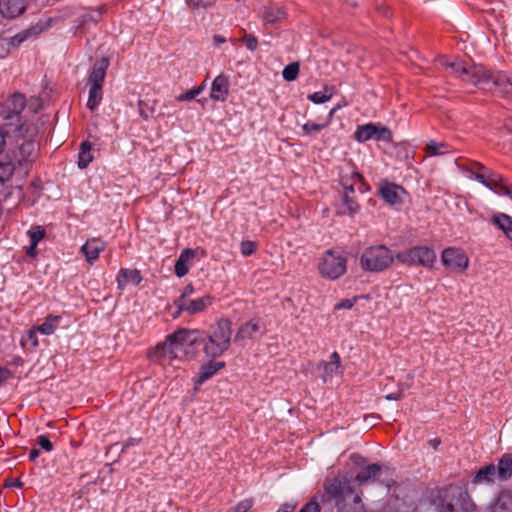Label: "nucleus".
Wrapping results in <instances>:
<instances>
[{"mask_svg": "<svg viewBox=\"0 0 512 512\" xmlns=\"http://www.w3.org/2000/svg\"><path fill=\"white\" fill-rule=\"evenodd\" d=\"M41 107L40 98L28 102L17 91L0 101V126L8 135V155L12 158L10 162L0 163V181H8L16 169L27 172L36 160L39 150L36 114Z\"/></svg>", "mask_w": 512, "mask_h": 512, "instance_id": "1", "label": "nucleus"}, {"mask_svg": "<svg viewBox=\"0 0 512 512\" xmlns=\"http://www.w3.org/2000/svg\"><path fill=\"white\" fill-rule=\"evenodd\" d=\"M257 250V243L250 240H243L240 244L241 254L245 257L252 255Z\"/></svg>", "mask_w": 512, "mask_h": 512, "instance_id": "43", "label": "nucleus"}, {"mask_svg": "<svg viewBox=\"0 0 512 512\" xmlns=\"http://www.w3.org/2000/svg\"><path fill=\"white\" fill-rule=\"evenodd\" d=\"M352 460L354 461L355 464H360L362 462H364V458L358 454H353L351 456Z\"/></svg>", "mask_w": 512, "mask_h": 512, "instance_id": "60", "label": "nucleus"}, {"mask_svg": "<svg viewBox=\"0 0 512 512\" xmlns=\"http://www.w3.org/2000/svg\"><path fill=\"white\" fill-rule=\"evenodd\" d=\"M496 472V466L494 464L486 465L477 471V473L472 479V482L474 484L492 482L494 480Z\"/></svg>", "mask_w": 512, "mask_h": 512, "instance_id": "28", "label": "nucleus"}, {"mask_svg": "<svg viewBox=\"0 0 512 512\" xmlns=\"http://www.w3.org/2000/svg\"><path fill=\"white\" fill-rule=\"evenodd\" d=\"M198 330L181 328L166 336L163 342L158 343L147 352L151 362L166 365L177 358V352L186 343L190 336L198 334Z\"/></svg>", "mask_w": 512, "mask_h": 512, "instance_id": "4", "label": "nucleus"}, {"mask_svg": "<svg viewBox=\"0 0 512 512\" xmlns=\"http://www.w3.org/2000/svg\"><path fill=\"white\" fill-rule=\"evenodd\" d=\"M335 110L336 109H332L330 111L329 118H328V120L325 123H314V122L308 121L305 124H303L302 125V130H303L304 134L310 136V135H313L315 133H319L320 131H322L323 129L328 127V125L330 124L331 118L333 117V114H334Z\"/></svg>", "mask_w": 512, "mask_h": 512, "instance_id": "35", "label": "nucleus"}, {"mask_svg": "<svg viewBox=\"0 0 512 512\" xmlns=\"http://www.w3.org/2000/svg\"><path fill=\"white\" fill-rule=\"evenodd\" d=\"M30 242L39 244L45 237L46 231L42 226H32L27 232Z\"/></svg>", "mask_w": 512, "mask_h": 512, "instance_id": "41", "label": "nucleus"}, {"mask_svg": "<svg viewBox=\"0 0 512 512\" xmlns=\"http://www.w3.org/2000/svg\"><path fill=\"white\" fill-rule=\"evenodd\" d=\"M39 450L38 449H32L29 453V460L30 461H35L38 457H39Z\"/></svg>", "mask_w": 512, "mask_h": 512, "instance_id": "59", "label": "nucleus"}, {"mask_svg": "<svg viewBox=\"0 0 512 512\" xmlns=\"http://www.w3.org/2000/svg\"><path fill=\"white\" fill-rule=\"evenodd\" d=\"M28 0H0V13L3 17L14 19L24 13Z\"/></svg>", "mask_w": 512, "mask_h": 512, "instance_id": "19", "label": "nucleus"}, {"mask_svg": "<svg viewBox=\"0 0 512 512\" xmlns=\"http://www.w3.org/2000/svg\"><path fill=\"white\" fill-rule=\"evenodd\" d=\"M141 281L142 277L140 271L137 269L129 270L122 268L118 273L117 282L119 287L125 286L128 282L138 285Z\"/></svg>", "mask_w": 512, "mask_h": 512, "instance_id": "27", "label": "nucleus"}, {"mask_svg": "<svg viewBox=\"0 0 512 512\" xmlns=\"http://www.w3.org/2000/svg\"><path fill=\"white\" fill-rule=\"evenodd\" d=\"M37 246L38 244L30 242V245L26 249V254L31 258L36 257L38 254Z\"/></svg>", "mask_w": 512, "mask_h": 512, "instance_id": "54", "label": "nucleus"}, {"mask_svg": "<svg viewBox=\"0 0 512 512\" xmlns=\"http://www.w3.org/2000/svg\"><path fill=\"white\" fill-rule=\"evenodd\" d=\"M430 445L436 450L438 446L440 445L441 441L437 438H434L429 441Z\"/></svg>", "mask_w": 512, "mask_h": 512, "instance_id": "61", "label": "nucleus"}, {"mask_svg": "<svg viewBox=\"0 0 512 512\" xmlns=\"http://www.w3.org/2000/svg\"><path fill=\"white\" fill-rule=\"evenodd\" d=\"M38 331L36 330V326L29 330L28 333H27V337L30 341H32L33 345L34 346H37L38 345V339H37V333Z\"/></svg>", "mask_w": 512, "mask_h": 512, "instance_id": "55", "label": "nucleus"}, {"mask_svg": "<svg viewBox=\"0 0 512 512\" xmlns=\"http://www.w3.org/2000/svg\"><path fill=\"white\" fill-rule=\"evenodd\" d=\"M194 251L192 249H184L179 258L175 262L174 271L176 276L179 278L184 277L189 272L188 262L194 257Z\"/></svg>", "mask_w": 512, "mask_h": 512, "instance_id": "23", "label": "nucleus"}, {"mask_svg": "<svg viewBox=\"0 0 512 512\" xmlns=\"http://www.w3.org/2000/svg\"><path fill=\"white\" fill-rule=\"evenodd\" d=\"M327 87H325V92H321V91H317V92H314L312 94H309L308 95V100H310L311 102L315 103V104H322V103H325L327 101H329L332 97V93H329L327 94Z\"/></svg>", "mask_w": 512, "mask_h": 512, "instance_id": "42", "label": "nucleus"}, {"mask_svg": "<svg viewBox=\"0 0 512 512\" xmlns=\"http://www.w3.org/2000/svg\"><path fill=\"white\" fill-rule=\"evenodd\" d=\"M8 135L0 126V163L10 162L12 158L8 155ZM3 183L2 181H0Z\"/></svg>", "mask_w": 512, "mask_h": 512, "instance_id": "38", "label": "nucleus"}, {"mask_svg": "<svg viewBox=\"0 0 512 512\" xmlns=\"http://www.w3.org/2000/svg\"><path fill=\"white\" fill-rule=\"evenodd\" d=\"M232 337V321L229 318H220L210 325L206 337L201 341L194 338L190 342H199L203 345V352L208 358H217L223 355L230 347Z\"/></svg>", "mask_w": 512, "mask_h": 512, "instance_id": "3", "label": "nucleus"}, {"mask_svg": "<svg viewBox=\"0 0 512 512\" xmlns=\"http://www.w3.org/2000/svg\"><path fill=\"white\" fill-rule=\"evenodd\" d=\"M441 260L444 266L453 270L464 271L468 268L469 259L461 248L448 247L442 251Z\"/></svg>", "mask_w": 512, "mask_h": 512, "instance_id": "15", "label": "nucleus"}, {"mask_svg": "<svg viewBox=\"0 0 512 512\" xmlns=\"http://www.w3.org/2000/svg\"><path fill=\"white\" fill-rule=\"evenodd\" d=\"M285 18V10L281 6H266L262 12V19L266 24L274 25Z\"/></svg>", "mask_w": 512, "mask_h": 512, "instance_id": "24", "label": "nucleus"}, {"mask_svg": "<svg viewBox=\"0 0 512 512\" xmlns=\"http://www.w3.org/2000/svg\"><path fill=\"white\" fill-rule=\"evenodd\" d=\"M450 146L445 142H437L435 140H430L425 148L424 151L427 156L434 157V156H442L450 152L449 150Z\"/></svg>", "mask_w": 512, "mask_h": 512, "instance_id": "29", "label": "nucleus"}, {"mask_svg": "<svg viewBox=\"0 0 512 512\" xmlns=\"http://www.w3.org/2000/svg\"><path fill=\"white\" fill-rule=\"evenodd\" d=\"M300 65L298 62H292L284 67L282 77L284 80L291 82L296 80L299 74Z\"/></svg>", "mask_w": 512, "mask_h": 512, "instance_id": "39", "label": "nucleus"}, {"mask_svg": "<svg viewBox=\"0 0 512 512\" xmlns=\"http://www.w3.org/2000/svg\"><path fill=\"white\" fill-rule=\"evenodd\" d=\"M105 249L106 242L100 237H93L88 239L84 245L81 246L80 251L84 254L86 261L92 265Z\"/></svg>", "mask_w": 512, "mask_h": 512, "instance_id": "17", "label": "nucleus"}, {"mask_svg": "<svg viewBox=\"0 0 512 512\" xmlns=\"http://www.w3.org/2000/svg\"><path fill=\"white\" fill-rule=\"evenodd\" d=\"M351 6L355 7L356 6V3L355 2H351L350 3Z\"/></svg>", "mask_w": 512, "mask_h": 512, "instance_id": "63", "label": "nucleus"}, {"mask_svg": "<svg viewBox=\"0 0 512 512\" xmlns=\"http://www.w3.org/2000/svg\"><path fill=\"white\" fill-rule=\"evenodd\" d=\"M396 260L406 266L431 268L436 261V253L428 246L419 245L399 251Z\"/></svg>", "mask_w": 512, "mask_h": 512, "instance_id": "8", "label": "nucleus"}, {"mask_svg": "<svg viewBox=\"0 0 512 512\" xmlns=\"http://www.w3.org/2000/svg\"><path fill=\"white\" fill-rule=\"evenodd\" d=\"M396 255L384 244H374L366 247L360 255L359 263L366 272L381 273L389 269Z\"/></svg>", "mask_w": 512, "mask_h": 512, "instance_id": "5", "label": "nucleus"}, {"mask_svg": "<svg viewBox=\"0 0 512 512\" xmlns=\"http://www.w3.org/2000/svg\"><path fill=\"white\" fill-rule=\"evenodd\" d=\"M60 321L61 316L48 315L41 325L36 326V330L43 335H51L56 331Z\"/></svg>", "mask_w": 512, "mask_h": 512, "instance_id": "30", "label": "nucleus"}, {"mask_svg": "<svg viewBox=\"0 0 512 512\" xmlns=\"http://www.w3.org/2000/svg\"><path fill=\"white\" fill-rule=\"evenodd\" d=\"M381 473V465L370 464L364 467L355 477V481L359 484H365L375 480Z\"/></svg>", "mask_w": 512, "mask_h": 512, "instance_id": "26", "label": "nucleus"}, {"mask_svg": "<svg viewBox=\"0 0 512 512\" xmlns=\"http://www.w3.org/2000/svg\"><path fill=\"white\" fill-rule=\"evenodd\" d=\"M94 160V156L92 154V144L91 142L84 140L81 142L78 152V162L77 165L80 169H85L89 166V164Z\"/></svg>", "mask_w": 512, "mask_h": 512, "instance_id": "25", "label": "nucleus"}, {"mask_svg": "<svg viewBox=\"0 0 512 512\" xmlns=\"http://www.w3.org/2000/svg\"><path fill=\"white\" fill-rule=\"evenodd\" d=\"M325 371L328 377H332L334 374H336L339 365H340V356L335 351L330 355V362H324Z\"/></svg>", "mask_w": 512, "mask_h": 512, "instance_id": "40", "label": "nucleus"}, {"mask_svg": "<svg viewBox=\"0 0 512 512\" xmlns=\"http://www.w3.org/2000/svg\"><path fill=\"white\" fill-rule=\"evenodd\" d=\"M442 64L445 68L449 69L451 74L459 78L462 82L476 85V80L483 73V66L477 64H470L462 59L455 57L452 59L444 58Z\"/></svg>", "mask_w": 512, "mask_h": 512, "instance_id": "9", "label": "nucleus"}, {"mask_svg": "<svg viewBox=\"0 0 512 512\" xmlns=\"http://www.w3.org/2000/svg\"><path fill=\"white\" fill-rule=\"evenodd\" d=\"M392 137V132L387 127H379L373 123L358 125L354 132V139L359 143H364L371 139L391 142Z\"/></svg>", "mask_w": 512, "mask_h": 512, "instance_id": "12", "label": "nucleus"}, {"mask_svg": "<svg viewBox=\"0 0 512 512\" xmlns=\"http://www.w3.org/2000/svg\"><path fill=\"white\" fill-rule=\"evenodd\" d=\"M405 194L406 190L401 185L387 179H381L379 182L378 195L391 206L401 205Z\"/></svg>", "mask_w": 512, "mask_h": 512, "instance_id": "14", "label": "nucleus"}, {"mask_svg": "<svg viewBox=\"0 0 512 512\" xmlns=\"http://www.w3.org/2000/svg\"><path fill=\"white\" fill-rule=\"evenodd\" d=\"M108 67L109 59L107 57H102L101 59L97 60L94 63L92 70L88 76V85L103 87Z\"/></svg>", "mask_w": 512, "mask_h": 512, "instance_id": "20", "label": "nucleus"}, {"mask_svg": "<svg viewBox=\"0 0 512 512\" xmlns=\"http://www.w3.org/2000/svg\"><path fill=\"white\" fill-rule=\"evenodd\" d=\"M496 471L500 479L506 480L512 476V455L505 454L499 460Z\"/></svg>", "mask_w": 512, "mask_h": 512, "instance_id": "31", "label": "nucleus"}, {"mask_svg": "<svg viewBox=\"0 0 512 512\" xmlns=\"http://www.w3.org/2000/svg\"><path fill=\"white\" fill-rule=\"evenodd\" d=\"M354 193L355 192L343 191L342 203L345 208V211L343 213H347L349 215H354L359 212L360 205L354 198V196H353Z\"/></svg>", "mask_w": 512, "mask_h": 512, "instance_id": "34", "label": "nucleus"}, {"mask_svg": "<svg viewBox=\"0 0 512 512\" xmlns=\"http://www.w3.org/2000/svg\"><path fill=\"white\" fill-rule=\"evenodd\" d=\"M510 500L509 497L501 495L495 502L492 510L493 512H504L507 502Z\"/></svg>", "mask_w": 512, "mask_h": 512, "instance_id": "48", "label": "nucleus"}, {"mask_svg": "<svg viewBox=\"0 0 512 512\" xmlns=\"http://www.w3.org/2000/svg\"><path fill=\"white\" fill-rule=\"evenodd\" d=\"M103 99V87L102 86H89V96L87 100V108L91 111H95Z\"/></svg>", "mask_w": 512, "mask_h": 512, "instance_id": "32", "label": "nucleus"}, {"mask_svg": "<svg viewBox=\"0 0 512 512\" xmlns=\"http://www.w3.org/2000/svg\"><path fill=\"white\" fill-rule=\"evenodd\" d=\"M225 367L224 361L210 360L200 366L199 375L196 380V385H202L207 380L212 378L219 370Z\"/></svg>", "mask_w": 512, "mask_h": 512, "instance_id": "22", "label": "nucleus"}, {"mask_svg": "<svg viewBox=\"0 0 512 512\" xmlns=\"http://www.w3.org/2000/svg\"><path fill=\"white\" fill-rule=\"evenodd\" d=\"M402 392H403V390H402V389H400L398 392H395V393H391V394L386 395V397H385V398H386L387 400H394V401H396V400H400V399L402 398Z\"/></svg>", "mask_w": 512, "mask_h": 512, "instance_id": "57", "label": "nucleus"}, {"mask_svg": "<svg viewBox=\"0 0 512 512\" xmlns=\"http://www.w3.org/2000/svg\"><path fill=\"white\" fill-rule=\"evenodd\" d=\"M491 222L506 235L512 232V217L505 213L494 214Z\"/></svg>", "mask_w": 512, "mask_h": 512, "instance_id": "33", "label": "nucleus"}, {"mask_svg": "<svg viewBox=\"0 0 512 512\" xmlns=\"http://www.w3.org/2000/svg\"><path fill=\"white\" fill-rule=\"evenodd\" d=\"M106 7L104 5L97 9L89 10L87 13L81 16V25L84 26L88 23L97 24L101 21L103 13H105Z\"/></svg>", "mask_w": 512, "mask_h": 512, "instance_id": "36", "label": "nucleus"}, {"mask_svg": "<svg viewBox=\"0 0 512 512\" xmlns=\"http://www.w3.org/2000/svg\"><path fill=\"white\" fill-rule=\"evenodd\" d=\"M204 88H205V82H203L201 85H199L195 89H200V94H201L203 92Z\"/></svg>", "mask_w": 512, "mask_h": 512, "instance_id": "62", "label": "nucleus"}, {"mask_svg": "<svg viewBox=\"0 0 512 512\" xmlns=\"http://www.w3.org/2000/svg\"><path fill=\"white\" fill-rule=\"evenodd\" d=\"M13 377V373L7 367L0 366V387Z\"/></svg>", "mask_w": 512, "mask_h": 512, "instance_id": "50", "label": "nucleus"}, {"mask_svg": "<svg viewBox=\"0 0 512 512\" xmlns=\"http://www.w3.org/2000/svg\"><path fill=\"white\" fill-rule=\"evenodd\" d=\"M214 298L211 295H205L198 299L174 300V305L177 310L173 313L174 319L178 318L182 312H187L190 315L201 313L213 304Z\"/></svg>", "mask_w": 512, "mask_h": 512, "instance_id": "13", "label": "nucleus"}, {"mask_svg": "<svg viewBox=\"0 0 512 512\" xmlns=\"http://www.w3.org/2000/svg\"><path fill=\"white\" fill-rule=\"evenodd\" d=\"M445 491L439 489L436 491V497L433 500V504L435 505L438 512H457L451 503L445 502Z\"/></svg>", "mask_w": 512, "mask_h": 512, "instance_id": "37", "label": "nucleus"}, {"mask_svg": "<svg viewBox=\"0 0 512 512\" xmlns=\"http://www.w3.org/2000/svg\"><path fill=\"white\" fill-rule=\"evenodd\" d=\"M41 32V28L33 26L25 29L9 39H0V59L6 58L10 53V47L16 48L32 36Z\"/></svg>", "mask_w": 512, "mask_h": 512, "instance_id": "16", "label": "nucleus"}, {"mask_svg": "<svg viewBox=\"0 0 512 512\" xmlns=\"http://www.w3.org/2000/svg\"><path fill=\"white\" fill-rule=\"evenodd\" d=\"M195 289L192 285H187L182 294L176 299V300H184V302H186L187 300H189V296L192 295L194 293Z\"/></svg>", "mask_w": 512, "mask_h": 512, "instance_id": "52", "label": "nucleus"}, {"mask_svg": "<svg viewBox=\"0 0 512 512\" xmlns=\"http://www.w3.org/2000/svg\"><path fill=\"white\" fill-rule=\"evenodd\" d=\"M37 444L44 449L47 452H50L53 450V444L46 435H40L37 438Z\"/></svg>", "mask_w": 512, "mask_h": 512, "instance_id": "47", "label": "nucleus"}, {"mask_svg": "<svg viewBox=\"0 0 512 512\" xmlns=\"http://www.w3.org/2000/svg\"><path fill=\"white\" fill-rule=\"evenodd\" d=\"M324 493L332 501L337 512H366L359 494H356L350 481L337 475L324 484Z\"/></svg>", "mask_w": 512, "mask_h": 512, "instance_id": "2", "label": "nucleus"}, {"mask_svg": "<svg viewBox=\"0 0 512 512\" xmlns=\"http://www.w3.org/2000/svg\"><path fill=\"white\" fill-rule=\"evenodd\" d=\"M226 41H227V40H226V38H225V37H223V36H221V35L216 34V35H214V36H213V42H214L215 44H217V45H219V44H223V43H225Z\"/></svg>", "mask_w": 512, "mask_h": 512, "instance_id": "58", "label": "nucleus"}, {"mask_svg": "<svg viewBox=\"0 0 512 512\" xmlns=\"http://www.w3.org/2000/svg\"><path fill=\"white\" fill-rule=\"evenodd\" d=\"M339 182L343 191L355 192L357 189L362 194L370 191L369 184L366 183L363 175L354 166L340 170Z\"/></svg>", "mask_w": 512, "mask_h": 512, "instance_id": "11", "label": "nucleus"}, {"mask_svg": "<svg viewBox=\"0 0 512 512\" xmlns=\"http://www.w3.org/2000/svg\"><path fill=\"white\" fill-rule=\"evenodd\" d=\"M229 95V79L224 74L214 78L210 89V98L214 101L224 102Z\"/></svg>", "mask_w": 512, "mask_h": 512, "instance_id": "18", "label": "nucleus"}, {"mask_svg": "<svg viewBox=\"0 0 512 512\" xmlns=\"http://www.w3.org/2000/svg\"><path fill=\"white\" fill-rule=\"evenodd\" d=\"M299 512H320V506L318 502L312 500L306 503Z\"/></svg>", "mask_w": 512, "mask_h": 512, "instance_id": "51", "label": "nucleus"}, {"mask_svg": "<svg viewBox=\"0 0 512 512\" xmlns=\"http://www.w3.org/2000/svg\"><path fill=\"white\" fill-rule=\"evenodd\" d=\"M467 171L470 173V178L475 179L495 193L508 196L512 199V188L496 171L479 162H472L467 168Z\"/></svg>", "mask_w": 512, "mask_h": 512, "instance_id": "6", "label": "nucleus"}, {"mask_svg": "<svg viewBox=\"0 0 512 512\" xmlns=\"http://www.w3.org/2000/svg\"><path fill=\"white\" fill-rule=\"evenodd\" d=\"M253 506L252 499H244L236 504L233 512H248Z\"/></svg>", "mask_w": 512, "mask_h": 512, "instance_id": "46", "label": "nucleus"}, {"mask_svg": "<svg viewBox=\"0 0 512 512\" xmlns=\"http://www.w3.org/2000/svg\"><path fill=\"white\" fill-rule=\"evenodd\" d=\"M347 259L336 254L333 250H327L319 264V271L325 278L335 280L346 273Z\"/></svg>", "mask_w": 512, "mask_h": 512, "instance_id": "10", "label": "nucleus"}, {"mask_svg": "<svg viewBox=\"0 0 512 512\" xmlns=\"http://www.w3.org/2000/svg\"><path fill=\"white\" fill-rule=\"evenodd\" d=\"M239 41L243 42L247 50L251 52H254L258 48V39L253 34H244Z\"/></svg>", "mask_w": 512, "mask_h": 512, "instance_id": "44", "label": "nucleus"}, {"mask_svg": "<svg viewBox=\"0 0 512 512\" xmlns=\"http://www.w3.org/2000/svg\"><path fill=\"white\" fill-rule=\"evenodd\" d=\"M198 95H200V89H190L185 93H182L176 97L178 102H189L194 100Z\"/></svg>", "mask_w": 512, "mask_h": 512, "instance_id": "45", "label": "nucleus"}, {"mask_svg": "<svg viewBox=\"0 0 512 512\" xmlns=\"http://www.w3.org/2000/svg\"><path fill=\"white\" fill-rule=\"evenodd\" d=\"M295 510V504L284 503L280 506L277 512H293Z\"/></svg>", "mask_w": 512, "mask_h": 512, "instance_id": "56", "label": "nucleus"}, {"mask_svg": "<svg viewBox=\"0 0 512 512\" xmlns=\"http://www.w3.org/2000/svg\"><path fill=\"white\" fill-rule=\"evenodd\" d=\"M483 75L477 78L475 87L499 96L512 95V78L504 72L492 73L483 66Z\"/></svg>", "mask_w": 512, "mask_h": 512, "instance_id": "7", "label": "nucleus"}, {"mask_svg": "<svg viewBox=\"0 0 512 512\" xmlns=\"http://www.w3.org/2000/svg\"><path fill=\"white\" fill-rule=\"evenodd\" d=\"M460 498L462 499L463 501V504H462V509L464 512H468L470 510H472L473 508V503L470 501L469 499V496L465 493V494H461L460 495Z\"/></svg>", "mask_w": 512, "mask_h": 512, "instance_id": "53", "label": "nucleus"}, {"mask_svg": "<svg viewBox=\"0 0 512 512\" xmlns=\"http://www.w3.org/2000/svg\"><path fill=\"white\" fill-rule=\"evenodd\" d=\"M356 302H357V297H353L350 299H344L335 305V309L336 310L351 309L355 305Z\"/></svg>", "mask_w": 512, "mask_h": 512, "instance_id": "49", "label": "nucleus"}, {"mask_svg": "<svg viewBox=\"0 0 512 512\" xmlns=\"http://www.w3.org/2000/svg\"><path fill=\"white\" fill-rule=\"evenodd\" d=\"M128 444H133V440H132V439H129V440H128Z\"/></svg>", "mask_w": 512, "mask_h": 512, "instance_id": "64", "label": "nucleus"}, {"mask_svg": "<svg viewBox=\"0 0 512 512\" xmlns=\"http://www.w3.org/2000/svg\"><path fill=\"white\" fill-rule=\"evenodd\" d=\"M263 332H264L263 326H262L260 319L254 318V319L247 321L246 323L242 324L239 327V329L235 335V340L242 341V340L252 339L258 334L259 335L263 334Z\"/></svg>", "mask_w": 512, "mask_h": 512, "instance_id": "21", "label": "nucleus"}]
</instances>
